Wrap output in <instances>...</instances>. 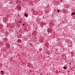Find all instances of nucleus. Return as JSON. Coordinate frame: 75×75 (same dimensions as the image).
<instances>
[{
	"label": "nucleus",
	"instance_id": "nucleus-4",
	"mask_svg": "<svg viewBox=\"0 0 75 75\" xmlns=\"http://www.w3.org/2000/svg\"><path fill=\"white\" fill-rule=\"evenodd\" d=\"M75 12H73V13H72V14H71V15H74V14H75Z\"/></svg>",
	"mask_w": 75,
	"mask_h": 75
},
{
	"label": "nucleus",
	"instance_id": "nucleus-6",
	"mask_svg": "<svg viewBox=\"0 0 75 75\" xmlns=\"http://www.w3.org/2000/svg\"><path fill=\"white\" fill-rule=\"evenodd\" d=\"M57 11V12H58V13H59V10H58Z\"/></svg>",
	"mask_w": 75,
	"mask_h": 75
},
{
	"label": "nucleus",
	"instance_id": "nucleus-1",
	"mask_svg": "<svg viewBox=\"0 0 75 75\" xmlns=\"http://www.w3.org/2000/svg\"><path fill=\"white\" fill-rule=\"evenodd\" d=\"M17 8H18V10H21V6L20 5H18L17 6Z\"/></svg>",
	"mask_w": 75,
	"mask_h": 75
},
{
	"label": "nucleus",
	"instance_id": "nucleus-5",
	"mask_svg": "<svg viewBox=\"0 0 75 75\" xmlns=\"http://www.w3.org/2000/svg\"><path fill=\"white\" fill-rule=\"evenodd\" d=\"M63 68H64V69H66L67 67H63Z\"/></svg>",
	"mask_w": 75,
	"mask_h": 75
},
{
	"label": "nucleus",
	"instance_id": "nucleus-10",
	"mask_svg": "<svg viewBox=\"0 0 75 75\" xmlns=\"http://www.w3.org/2000/svg\"><path fill=\"white\" fill-rule=\"evenodd\" d=\"M19 23H21V21H20L19 22Z\"/></svg>",
	"mask_w": 75,
	"mask_h": 75
},
{
	"label": "nucleus",
	"instance_id": "nucleus-8",
	"mask_svg": "<svg viewBox=\"0 0 75 75\" xmlns=\"http://www.w3.org/2000/svg\"><path fill=\"white\" fill-rule=\"evenodd\" d=\"M25 25V24H23V26H24Z\"/></svg>",
	"mask_w": 75,
	"mask_h": 75
},
{
	"label": "nucleus",
	"instance_id": "nucleus-7",
	"mask_svg": "<svg viewBox=\"0 0 75 75\" xmlns=\"http://www.w3.org/2000/svg\"><path fill=\"white\" fill-rule=\"evenodd\" d=\"M3 72V71H1V73H2Z\"/></svg>",
	"mask_w": 75,
	"mask_h": 75
},
{
	"label": "nucleus",
	"instance_id": "nucleus-3",
	"mask_svg": "<svg viewBox=\"0 0 75 75\" xmlns=\"http://www.w3.org/2000/svg\"><path fill=\"white\" fill-rule=\"evenodd\" d=\"M24 16H27V13H25V14L24 15Z\"/></svg>",
	"mask_w": 75,
	"mask_h": 75
},
{
	"label": "nucleus",
	"instance_id": "nucleus-11",
	"mask_svg": "<svg viewBox=\"0 0 75 75\" xmlns=\"http://www.w3.org/2000/svg\"><path fill=\"white\" fill-rule=\"evenodd\" d=\"M52 49H53V48H52Z\"/></svg>",
	"mask_w": 75,
	"mask_h": 75
},
{
	"label": "nucleus",
	"instance_id": "nucleus-2",
	"mask_svg": "<svg viewBox=\"0 0 75 75\" xmlns=\"http://www.w3.org/2000/svg\"><path fill=\"white\" fill-rule=\"evenodd\" d=\"M17 41L18 42H21V41L20 39H18Z\"/></svg>",
	"mask_w": 75,
	"mask_h": 75
},
{
	"label": "nucleus",
	"instance_id": "nucleus-9",
	"mask_svg": "<svg viewBox=\"0 0 75 75\" xmlns=\"http://www.w3.org/2000/svg\"><path fill=\"white\" fill-rule=\"evenodd\" d=\"M2 73V74H3V75H4V73Z\"/></svg>",
	"mask_w": 75,
	"mask_h": 75
}]
</instances>
